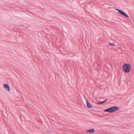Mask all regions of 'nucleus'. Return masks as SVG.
<instances>
[{
	"label": "nucleus",
	"instance_id": "nucleus-2",
	"mask_svg": "<svg viewBox=\"0 0 134 134\" xmlns=\"http://www.w3.org/2000/svg\"><path fill=\"white\" fill-rule=\"evenodd\" d=\"M119 109V108L117 107L114 106L104 110V111L105 112L112 113L118 111Z\"/></svg>",
	"mask_w": 134,
	"mask_h": 134
},
{
	"label": "nucleus",
	"instance_id": "nucleus-1",
	"mask_svg": "<svg viewBox=\"0 0 134 134\" xmlns=\"http://www.w3.org/2000/svg\"><path fill=\"white\" fill-rule=\"evenodd\" d=\"M131 65L130 64H124L122 66L123 71L125 73H129L131 69Z\"/></svg>",
	"mask_w": 134,
	"mask_h": 134
},
{
	"label": "nucleus",
	"instance_id": "nucleus-7",
	"mask_svg": "<svg viewBox=\"0 0 134 134\" xmlns=\"http://www.w3.org/2000/svg\"><path fill=\"white\" fill-rule=\"evenodd\" d=\"M107 100V99H106L105 100L103 101L100 102H97V103L98 104H102L103 103H104Z\"/></svg>",
	"mask_w": 134,
	"mask_h": 134
},
{
	"label": "nucleus",
	"instance_id": "nucleus-5",
	"mask_svg": "<svg viewBox=\"0 0 134 134\" xmlns=\"http://www.w3.org/2000/svg\"><path fill=\"white\" fill-rule=\"evenodd\" d=\"M86 102L87 107L88 108H91L92 107V105L89 103L87 100H86Z\"/></svg>",
	"mask_w": 134,
	"mask_h": 134
},
{
	"label": "nucleus",
	"instance_id": "nucleus-4",
	"mask_svg": "<svg viewBox=\"0 0 134 134\" xmlns=\"http://www.w3.org/2000/svg\"><path fill=\"white\" fill-rule=\"evenodd\" d=\"M3 87L8 92H10V87L9 85L6 84H4L3 85Z\"/></svg>",
	"mask_w": 134,
	"mask_h": 134
},
{
	"label": "nucleus",
	"instance_id": "nucleus-3",
	"mask_svg": "<svg viewBox=\"0 0 134 134\" xmlns=\"http://www.w3.org/2000/svg\"><path fill=\"white\" fill-rule=\"evenodd\" d=\"M115 10H117L121 14L124 16L126 17L127 18L129 17V16L122 10L117 9H116Z\"/></svg>",
	"mask_w": 134,
	"mask_h": 134
},
{
	"label": "nucleus",
	"instance_id": "nucleus-8",
	"mask_svg": "<svg viewBox=\"0 0 134 134\" xmlns=\"http://www.w3.org/2000/svg\"><path fill=\"white\" fill-rule=\"evenodd\" d=\"M108 44H110L112 46H115V44H113L110 43H108Z\"/></svg>",
	"mask_w": 134,
	"mask_h": 134
},
{
	"label": "nucleus",
	"instance_id": "nucleus-6",
	"mask_svg": "<svg viewBox=\"0 0 134 134\" xmlns=\"http://www.w3.org/2000/svg\"><path fill=\"white\" fill-rule=\"evenodd\" d=\"M95 131V130L94 129H91L88 130H87L86 132L90 133H93Z\"/></svg>",
	"mask_w": 134,
	"mask_h": 134
}]
</instances>
